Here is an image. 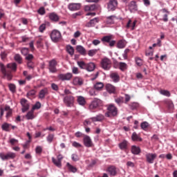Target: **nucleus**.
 <instances>
[{
	"label": "nucleus",
	"instance_id": "1",
	"mask_svg": "<svg viewBox=\"0 0 177 177\" xmlns=\"http://www.w3.org/2000/svg\"><path fill=\"white\" fill-rule=\"evenodd\" d=\"M107 110L108 111L105 113L106 117H115L118 114V109L113 104L108 105Z\"/></svg>",
	"mask_w": 177,
	"mask_h": 177
},
{
	"label": "nucleus",
	"instance_id": "2",
	"mask_svg": "<svg viewBox=\"0 0 177 177\" xmlns=\"http://www.w3.org/2000/svg\"><path fill=\"white\" fill-rule=\"evenodd\" d=\"M0 70L3 75V78H7L8 81L12 80V76L10 70H6L5 65L2 63H0Z\"/></svg>",
	"mask_w": 177,
	"mask_h": 177
},
{
	"label": "nucleus",
	"instance_id": "3",
	"mask_svg": "<svg viewBox=\"0 0 177 177\" xmlns=\"http://www.w3.org/2000/svg\"><path fill=\"white\" fill-rule=\"evenodd\" d=\"M57 61L53 59L48 62V70L50 73L55 74V73H57Z\"/></svg>",
	"mask_w": 177,
	"mask_h": 177
},
{
	"label": "nucleus",
	"instance_id": "4",
	"mask_svg": "<svg viewBox=\"0 0 177 177\" xmlns=\"http://www.w3.org/2000/svg\"><path fill=\"white\" fill-rule=\"evenodd\" d=\"M0 158L3 161H6L8 160H13L14 158H16V153L13 152H8L6 154L4 153H0Z\"/></svg>",
	"mask_w": 177,
	"mask_h": 177
},
{
	"label": "nucleus",
	"instance_id": "5",
	"mask_svg": "<svg viewBox=\"0 0 177 177\" xmlns=\"http://www.w3.org/2000/svg\"><path fill=\"white\" fill-rule=\"evenodd\" d=\"M101 67L103 70L109 71L111 68V60L109 58H104L101 61Z\"/></svg>",
	"mask_w": 177,
	"mask_h": 177
},
{
	"label": "nucleus",
	"instance_id": "6",
	"mask_svg": "<svg viewBox=\"0 0 177 177\" xmlns=\"http://www.w3.org/2000/svg\"><path fill=\"white\" fill-rule=\"evenodd\" d=\"M50 38L53 42H59L62 39V33L57 30L52 31Z\"/></svg>",
	"mask_w": 177,
	"mask_h": 177
},
{
	"label": "nucleus",
	"instance_id": "7",
	"mask_svg": "<svg viewBox=\"0 0 177 177\" xmlns=\"http://www.w3.org/2000/svg\"><path fill=\"white\" fill-rule=\"evenodd\" d=\"M102 105V101L100 99L95 98L89 106V109L91 111L96 110L97 107H100Z\"/></svg>",
	"mask_w": 177,
	"mask_h": 177
},
{
	"label": "nucleus",
	"instance_id": "8",
	"mask_svg": "<svg viewBox=\"0 0 177 177\" xmlns=\"http://www.w3.org/2000/svg\"><path fill=\"white\" fill-rule=\"evenodd\" d=\"M21 105L22 106L21 111L22 113H26L30 109V104L28 103V100L25 98L21 99L20 101Z\"/></svg>",
	"mask_w": 177,
	"mask_h": 177
},
{
	"label": "nucleus",
	"instance_id": "9",
	"mask_svg": "<svg viewBox=\"0 0 177 177\" xmlns=\"http://www.w3.org/2000/svg\"><path fill=\"white\" fill-rule=\"evenodd\" d=\"M64 102L67 107H71L74 104V97L73 95H66L64 98Z\"/></svg>",
	"mask_w": 177,
	"mask_h": 177
},
{
	"label": "nucleus",
	"instance_id": "10",
	"mask_svg": "<svg viewBox=\"0 0 177 177\" xmlns=\"http://www.w3.org/2000/svg\"><path fill=\"white\" fill-rule=\"evenodd\" d=\"M71 78H73V73H68L66 74L61 73L58 75V79L61 81H70Z\"/></svg>",
	"mask_w": 177,
	"mask_h": 177
},
{
	"label": "nucleus",
	"instance_id": "11",
	"mask_svg": "<svg viewBox=\"0 0 177 177\" xmlns=\"http://www.w3.org/2000/svg\"><path fill=\"white\" fill-rule=\"evenodd\" d=\"M99 8H100L99 4L87 5L84 6V10L85 12H93L95 10H97Z\"/></svg>",
	"mask_w": 177,
	"mask_h": 177
},
{
	"label": "nucleus",
	"instance_id": "12",
	"mask_svg": "<svg viewBox=\"0 0 177 177\" xmlns=\"http://www.w3.org/2000/svg\"><path fill=\"white\" fill-rule=\"evenodd\" d=\"M118 6V1L117 0H110L108 3V9L109 10H111L114 12Z\"/></svg>",
	"mask_w": 177,
	"mask_h": 177
},
{
	"label": "nucleus",
	"instance_id": "13",
	"mask_svg": "<svg viewBox=\"0 0 177 177\" xmlns=\"http://www.w3.org/2000/svg\"><path fill=\"white\" fill-rule=\"evenodd\" d=\"M147 162H149V164H153L154 162V160L157 158V154L156 153H147L145 155Z\"/></svg>",
	"mask_w": 177,
	"mask_h": 177
},
{
	"label": "nucleus",
	"instance_id": "14",
	"mask_svg": "<svg viewBox=\"0 0 177 177\" xmlns=\"http://www.w3.org/2000/svg\"><path fill=\"white\" fill-rule=\"evenodd\" d=\"M84 145L86 147H93V142H92V140L89 136H84L83 138Z\"/></svg>",
	"mask_w": 177,
	"mask_h": 177
},
{
	"label": "nucleus",
	"instance_id": "15",
	"mask_svg": "<svg viewBox=\"0 0 177 177\" xmlns=\"http://www.w3.org/2000/svg\"><path fill=\"white\" fill-rule=\"evenodd\" d=\"M100 19L99 17H95L91 19L86 24V27L91 28V27H95L97 23H99Z\"/></svg>",
	"mask_w": 177,
	"mask_h": 177
},
{
	"label": "nucleus",
	"instance_id": "16",
	"mask_svg": "<svg viewBox=\"0 0 177 177\" xmlns=\"http://www.w3.org/2000/svg\"><path fill=\"white\" fill-rule=\"evenodd\" d=\"M68 8L69 9V10H71L72 12H74L75 10H80V9H81V3H69L68 6Z\"/></svg>",
	"mask_w": 177,
	"mask_h": 177
},
{
	"label": "nucleus",
	"instance_id": "17",
	"mask_svg": "<svg viewBox=\"0 0 177 177\" xmlns=\"http://www.w3.org/2000/svg\"><path fill=\"white\" fill-rule=\"evenodd\" d=\"M48 19L53 21L54 23H57L60 20V17H59L56 12H50L48 14Z\"/></svg>",
	"mask_w": 177,
	"mask_h": 177
},
{
	"label": "nucleus",
	"instance_id": "18",
	"mask_svg": "<svg viewBox=\"0 0 177 177\" xmlns=\"http://www.w3.org/2000/svg\"><path fill=\"white\" fill-rule=\"evenodd\" d=\"M73 85L81 86L84 85V79L80 77H76L73 79Z\"/></svg>",
	"mask_w": 177,
	"mask_h": 177
},
{
	"label": "nucleus",
	"instance_id": "19",
	"mask_svg": "<svg viewBox=\"0 0 177 177\" xmlns=\"http://www.w3.org/2000/svg\"><path fill=\"white\" fill-rule=\"evenodd\" d=\"M46 95H49V90H48L47 88H44L39 91V98L45 99V96H46Z\"/></svg>",
	"mask_w": 177,
	"mask_h": 177
},
{
	"label": "nucleus",
	"instance_id": "20",
	"mask_svg": "<svg viewBox=\"0 0 177 177\" xmlns=\"http://www.w3.org/2000/svg\"><path fill=\"white\" fill-rule=\"evenodd\" d=\"M103 120H104V115L102 114H99L95 117L91 118V120L93 122H101V121H103Z\"/></svg>",
	"mask_w": 177,
	"mask_h": 177
},
{
	"label": "nucleus",
	"instance_id": "21",
	"mask_svg": "<svg viewBox=\"0 0 177 177\" xmlns=\"http://www.w3.org/2000/svg\"><path fill=\"white\" fill-rule=\"evenodd\" d=\"M107 172H109L111 176H115L117 175V169L114 166H110L107 169Z\"/></svg>",
	"mask_w": 177,
	"mask_h": 177
},
{
	"label": "nucleus",
	"instance_id": "22",
	"mask_svg": "<svg viewBox=\"0 0 177 177\" xmlns=\"http://www.w3.org/2000/svg\"><path fill=\"white\" fill-rule=\"evenodd\" d=\"M105 88L109 93H115V86L113 84H107Z\"/></svg>",
	"mask_w": 177,
	"mask_h": 177
},
{
	"label": "nucleus",
	"instance_id": "23",
	"mask_svg": "<svg viewBox=\"0 0 177 177\" xmlns=\"http://www.w3.org/2000/svg\"><path fill=\"white\" fill-rule=\"evenodd\" d=\"M129 9L130 12H133V10H138V5H136V1H131L129 4Z\"/></svg>",
	"mask_w": 177,
	"mask_h": 177
},
{
	"label": "nucleus",
	"instance_id": "24",
	"mask_svg": "<svg viewBox=\"0 0 177 177\" xmlns=\"http://www.w3.org/2000/svg\"><path fill=\"white\" fill-rule=\"evenodd\" d=\"M76 50L82 55L83 56H86V50L82 46H77Z\"/></svg>",
	"mask_w": 177,
	"mask_h": 177
},
{
	"label": "nucleus",
	"instance_id": "25",
	"mask_svg": "<svg viewBox=\"0 0 177 177\" xmlns=\"http://www.w3.org/2000/svg\"><path fill=\"white\" fill-rule=\"evenodd\" d=\"M110 77L113 82H118L120 81V75L116 72L111 73Z\"/></svg>",
	"mask_w": 177,
	"mask_h": 177
},
{
	"label": "nucleus",
	"instance_id": "26",
	"mask_svg": "<svg viewBox=\"0 0 177 177\" xmlns=\"http://www.w3.org/2000/svg\"><path fill=\"white\" fill-rule=\"evenodd\" d=\"M136 23H138V21L136 20H135L132 23V20L129 19L126 25V28H131V30H135V27L136 26Z\"/></svg>",
	"mask_w": 177,
	"mask_h": 177
},
{
	"label": "nucleus",
	"instance_id": "27",
	"mask_svg": "<svg viewBox=\"0 0 177 177\" xmlns=\"http://www.w3.org/2000/svg\"><path fill=\"white\" fill-rule=\"evenodd\" d=\"M131 140L133 142H142V138L136 133V132H133L131 135Z\"/></svg>",
	"mask_w": 177,
	"mask_h": 177
},
{
	"label": "nucleus",
	"instance_id": "28",
	"mask_svg": "<svg viewBox=\"0 0 177 177\" xmlns=\"http://www.w3.org/2000/svg\"><path fill=\"white\" fill-rule=\"evenodd\" d=\"M26 118L27 120H34L35 118V115H34V110L31 109L26 115Z\"/></svg>",
	"mask_w": 177,
	"mask_h": 177
},
{
	"label": "nucleus",
	"instance_id": "29",
	"mask_svg": "<svg viewBox=\"0 0 177 177\" xmlns=\"http://www.w3.org/2000/svg\"><path fill=\"white\" fill-rule=\"evenodd\" d=\"M165 104H167L169 110H174L175 106L174 105V102L171 100H167L165 101Z\"/></svg>",
	"mask_w": 177,
	"mask_h": 177
},
{
	"label": "nucleus",
	"instance_id": "30",
	"mask_svg": "<svg viewBox=\"0 0 177 177\" xmlns=\"http://www.w3.org/2000/svg\"><path fill=\"white\" fill-rule=\"evenodd\" d=\"M119 147L121 150H127L128 149V141L123 140L119 144Z\"/></svg>",
	"mask_w": 177,
	"mask_h": 177
},
{
	"label": "nucleus",
	"instance_id": "31",
	"mask_svg": "<svg viewBox=\"0 0 177 177\" xmlns=\"http://www.w3.org/2000/svg\"><path fill=\"white\" fill-rule=\"evenodd\" d=\"M95 67H96V65H95V63L90 62V63L87 64L86 70H87V71H93V70H95Z\"/></svg>",
	"mask_w": 177,
	"mask_h": 177
},
{
	"label": "nucleus",
	"instance_id": "32",
	"mask_svg": "<svg viewBox=\"0 0 177 177\" xmlns=\"http://www.w3.org/2000/svg\"><path fill=\"white\" fill-rule=\"evenodd\" d=\"M66 167H67L69 172H73V174H75V172H77V167L71 165V164H70L69 162H68L66 164Z\"/></svg>",
	"mask_w": 177,
	"mask_h": 177
},
{
	"label": "nucleus",
	"instance_id": "33",
	"mask_svg": "<svg viewBox=\"0 0 177 177\" xmlns=\"http://www.w3.org/2000/svg\"><path fill=\"white\" fill-rule=\"evenodd\" d=\"M131 153L133 154L138 155L140 153V148L139 147H136L135 145H133L131 147Z\"/></svg>",
	"mask_w": 177,
	"mask_h": 177
},
{
	"label": "nucleus",
	"instance_id": "34",
	"mask_svg": "<svg viewBox=\"0 0 177 177\" xmlns=\"http://www.w3.org/2000/svg\"><path fill=\"white\" fill-rule=\"evenodd\" d=\"M159 93L163 96H167V97H170L171 96V92H169L168 90L160 89L159 91Z\"/></svg>",
	"mask_w": 177,
	"mask_h": 177
},
{
	"label": "nucleus",
	"instance_id": "35",
	"mask_svg": "<svg viewBox=\"0 0 177 177\" xmlns=\"http://www.w3.org/2000/svg\"><path fill=\"white\" fill-rule=\"evenodd\" d=\"M7 68H10L12 71H16L17 70V64L16 63H11L7 64Z\"/></svg>",
	"mask_w": 177,
	"mask_h": 177
},
{
	"label": "nucleus",
	"instance_id": "36",
	"mask_svg": "<svg viewBox=\"0 0 177 177\" xmlns=\"http://www.w3.org/2000/svg\"><path fill=\"white\" fill-rule=\"evenodd\" d=\"M14 60H15L17 63H19V64H21V63H23V58L21 57V55L19 54H16L15 55Z\"/></svg>",
	"mask_w": 177,
	"mask_h": 177
},
{
	"label": "nucleus",
	"instance_id": "37",
	"mask_svg": "<svg viewBox=\"0 0 177 177\" xmlns=\"http://www.w3.org/2000/svg\"><path fill=\"white\" fill-rule=\"evenodd\" d=\"M104 86V84L102 82H97L94 85V88H95V89H96V91H102V89H103Z\"/></svg>",
	"mask_w": 177,
	"mask_h": 177
},
{
	"label": "nucleus",
	"instance_id": "38",
	"mask_svg": "<svg viewBox=\"0 0 177 177\" xmlns=\"http://www.w3.org/2000/svg\"><path fill=\"white\" fill-rule=\"evenodd\" d=\"M115 19H116V17L115 15L106 17V23H108V24H114Z\"/></svg>",
	"mask_w": 177,
	"mask_h": 177
},
{
	"label": "nucleus",
	"instance_id": "39",
	"mask_svg": "<svg viewBox=\"0 0 177 177\" xmlns=\"http://www.w3.org/2000/svg\"><path fill=\"white\" fill-rule=\"evenodd\" d=\"M127 45V42L124 40H120L117 44V48L122 49Z\"/></svg>",
	"mask_w": 177,
	"mask_h": 177
},
{
	"label": "nucleus",
	"instance_id": "40",
	"mask_svg": "<svg viewBox=\"0 0 177 177\" xmlns=\"http://www.w3.org/2000/svg\"><path fill=\"white\" fill-rule=\"evenodd\" d=\"M77 102L80 106H85V103H86V101H85V98L82 96L77 97Z\"/></svg>",
	"mask_w": 177,
	"mask_h": 177
},
{
	"label": "nucleus",
	"instance_id": "41",
	"mask_svg": "<svg viewBox=\"0 0 177 177\" xmlns=\"http://www.w3.org/2000/svg\"><path fill=\"white\" fill-rule=\"evenodd\" d=\"M119 68L121 71H125L128 68V65L125 62H120Z\"/></svg>",
	"mask_w": 177,
	"mask_h": 177
},
{
	"label": "nucleus",
	"instance_id": "42",
	"mask_svg": "<svg viewBox=\"0 0 177 177\" xmlns=\"http://www.w3.org/2000/svg\"><path fill=\"white\" fill-rule=\"evenodd\" d=\"M10 127H12V124L8 123H4L2 124L1 128L3 131H6V132H9V128H10Z\"/></svg>",
	"mask_w": 177,
	"mask_h": 177
},
{
	"label": "nucleus",
	"instance_id": "43",
	"mask_svg": "<svg viewBox=\"0 0 177 177\" xmlns=\"http://www.w3.org/2000/svg\"><path fill=\"white\" fill-rule=\"evenodd\" d=\"M66 51L71 56L74 55V48L70 45L66 46Z\"/></svg>",
	"mask_w": 177,
	"mask_h": 177
},
{
	"label": "nucleus",
	"instance_id": "44",
	"mask_svg": "<svg viewBox=\"0 0 177 177\" xmlns=\"http://www.w3.org/2000/svg\"><path fill=\"white\" fill-rule=\"evenodd\" d=\"M112 37L111 36H104L101 39L102 42H104V44L105 42H106V44H109L110 41H111L112 39Z\"/></svg>",
	"mask_w": 177,
	"mask_h": 177
},
{
	"label": "nucleus",
	"instance_id": "45",
	"mask_svg": "<svg viewBox=\"0 0 177 177\" xmlns=\"http://www.w3.org/2000/svg\"><path fill=\"white\" fill-rule=\"evenodd\" d=\"M77 65L79 66V67L83 70H86V65L87 64H86L83 61H78L77 62Z\"/></svg>",
	"mask_w": 177,
	"mask_h": 177
},
{
	"label": "nucleus",
	"instance_id": "46",
	"mask_svg": "<svg viewBox=\"0 0 177 177\" xmlns=\"http://www.w3.org/2000/svg\"><path fill=\"white\" fill-rule=\"evenodd\" d=\"M52 161L54 165H56L58 168H62V163L57 159H55V158H52Z\"/></svg>",
	"mask_w": 177,
	"mask_h": 177
},
{
	"label": "nucleus",
	"instance_id": "47",
	"mask_svg": "<svg viewBox=\"0 0 177 177\" xmlns=\"http://www.w3.org/2000/svg\"><path fill=\"white\" fill-rule=\"evenodd\" d=\"M92 122H93V121H92V118H90L88 119H86L84 122H83V125L84 127H88V125H91L92 124Z\"/></svg>",
	"mask_w": 177,
	"mask_h": 177
},
{
	"label": "nucleus",
	"instance_id": "48",
	"mask_svg": "<svg viewBox=\"0 0 177 177\" xmlns=\"http://www.w3.org/2000/svg\"><path fill=\"white\" fill-rule=\"evenodd\" d=\"M115 103L118 104V106H121L122 103H124V97H119L115 99Z\"/></svg>",
	"mask_w": 177,
	"mask_h": 177
},
{
	"label": "nucleus",
	"instance_id": "49",
	"mask_svg": "<svg viewBox=\"0 0 177 177\" xmlns=\"http://www.w3.org/2000/svg\"><path fill=\"white\" fill-rule=\"evenodd\" d=\"M135 60L138 67L143 66V60L142 59H140V57H136Z\"/></svg>",
	"mask_w": 177,
	"mask_h": 177
},
{
	"label": "nucleus",
	"instance_id": "50",
	"mask_svg": "<svg viewBox=\"0 0 177 177\" xmlns=\"http://www.w3.org/2000/svg\"><path fill=\"white\" fill-rule=\"evenodd\" d=\"M96 53H97V49H92V50H88V55L91 57L95 56V55H96Z\"/></svg>",
	"mask_w": 177,
	"mask_h": 177
},
{
	"label": "nucleus",
	"instance_id": "51",
	"mask_svg": "<svg viewBox=\"0 0 177 177\" xmlns=\"http://www.w3.org/2000/svg\"><path fill=\"white\" fill-rule=\"evenodd\" d=\"M129 107L131 110H135L139 107V104L136 102H132L129 104Z\"/></svg>",
	"mask_w": 177,
	"mask_h": 177
},
{
	"label": "nucleus",
	"instance_id": "52",
	"mask_svg": "<svg viewBox=\"0 0 177 177\" xmlns=\"http://www.w3.org/2000/svg\"><path fill=\"white\" fill-rule=\"evenodd\" d=\"M42 147L41 146H37L35 148V153L36 154H38L39 156H41V154L42 153Z\"/></svg>",
	"mask_w": 177,
	"mask_h": 177
},
{
	"label": "nucleus",
	"instance_id": "53",
	"mask_svg": "<svg viewBox=\"0 0 177 177\" xmlns=\"http://www.w3.org/2000/svg\"><path fill=\"white\" fill-rule=\"evenodd\" d=\"M39 109H41V102H37L32 106V110H33V111H35V110H39Z\"/></svg>",
	"mask_w": 177,
	"mask_h": 177
},
{
	"label": "nucleus",
	"instance_id": "54",
	"mask_svg": "<svg viewBox=\"0 0 177 177\" xmlns=\"http://www.w3.org/2000/svg\"><path fill=\"white\" fill-rule=\"evenodd\" d=\"M8 87H9L10 91L12 93H15V92H16V85H15L14 84H10L8 85Z\"/></svg>",
	"mask_w": 177,
	"mask_h": 177
},
{
	"label": "nucleus",
	"instance_id": "55",
	"mask_svg": "<svg viewBox=\"0 0 177 177\" xmlns=\"http://www.w3.org/2000/svg\"><path fill=\"white\" fill-rule=\"evenodd\" d=\"M28 52H30V50L27 48H22L21 49V53H22L24 56H27L28 55Z\"/></svg>",
	"mask_w": 177,
	"mask_h": 177
},
{
	"label": "nucleus",
	"instance_id": "56",
	"mask_svg": "<svg viewBox=\"0 0 177 177\" xmlns=\"http://www.w3.org/2000/svg\"><path fill=\"white\" fill-rule=\"evenodd\" d=\"M141 128L144 131H146V129H147V128H149V122H142L141 123Z\"/></svg>",
	"mask_w": 177,
	"mask_h": 177
},
{
	"label": "nucleus",
	"instance_id": "57",
	"mask_svg": "<svg viewBox=\"0 0 177 177\" xmlns=\"http://www.w3.org/2000/svg\"><path fill=\"white\" fill-rule=\"evenodd\" d=\"M37 12L39 13V15H41V16H44V15H45L46 13V11L45 10V8L41 7L37 10Z\"/></svg>",
	"mask_w": 177,
	"mask_h": 177
},
{
	"label": "nucleus",
	"instance_id": "58",
	"mask_svg": "<svg viewBox=\"0 0 177 177\" xmlns=\"http://www.w3.org/2000/svg\"><path fill=\"white\" fill-rule=\"evenodd\" d=\"M26 60H27V62H32V60L34 59V55H32V54H28L27 55H26Z\"/></svg>",
	"mask_w": 177,
	"mask_h": 177
},
{
	"label": "nucleus",
	"instance_id": "59",
	"mask_svg": "<svg viewBox=\"0 0 177 177\" xmlns=\"http://www.w3.org/2000/svg\"><path fill=\"white\" fill-rule=\"evenodd\" d=\"M55 138V136L53 134H49L47 136V141L48 143H52L53 142V138Z\"/></svg>",
	"mask_w": 177,
	"mask_h": 177
},
{
	"label": "nucleus",
	"instance_id": "60",
	"mask_svg": "<svg viewBox=\"0 0 177 177\" xmlns=\"http://www.w3.org/2000/svg\"><path fill=\"white\" fill-rule=\"evenodd\" d=\"M45 30H46V25L45 24H41L39 27V31L40 32H44V31H45Z\"/></svg>",
	"mask_w": 177,
	"mask_h": 177
},
{
	"label": "nucleus",
	"instance_id": "61",
	"mask_svg": "<svg viewBox=\"0 0 177 177\" xmlns=\"http://www.w3.org/2000/svg\"><path fill=\"white\" fill-rule=\"evenodd\" d=\"M10 143L11 146H15V145H17V143H19V140L15 138H11L10 140Z\"/></svg>",
	"mask_w": 177,
	"mask_h": 177
},
{
	"label": "nucleus",
	"instance_id": "62",
	"mask_svg": "<svg viewBox=\"0 0 177 177\" xmlns=\"http://www.w3.org/2000/svg\"><path fill=\"white\" fill-rule=\"evenodd\" d=\"M71 158H72L73 161H79L80 160V157L76 153L72 154Z\"/></svg>",
	"mask_w": 177,
	"mask_h": 177
},
{
	"label": "nucleus",
	"instance_id": "63",
	"mask_svg": "<svg viewBox=\"0 0 177 177\" xmlns=\"http://www.w3.org/2000/svg\"><path fill=\"white\" fill-rule=\"evenodd\" d=\"M51 88L53 91H59V86L55 83L51 84Z\"/></svg>",
	"mask_w": 177,
	"mask_h": 177
},
{
	"label": "nucleus",
	"instance_id": "64",
	"mask_svg": "<svg viewBox=\"0 0 177 177\" xmlns=\"http://www.w3.org/2000/svg\"><path fill=\"white\" fill-rule=\"evenodd\" d=\"M36 93V91L35 90L32 89V90H30L28 93H27V96H34V95H35Z\"/></svg>",
	"mask_w": 177,
	"mask_h": 177
}]
</instances>
